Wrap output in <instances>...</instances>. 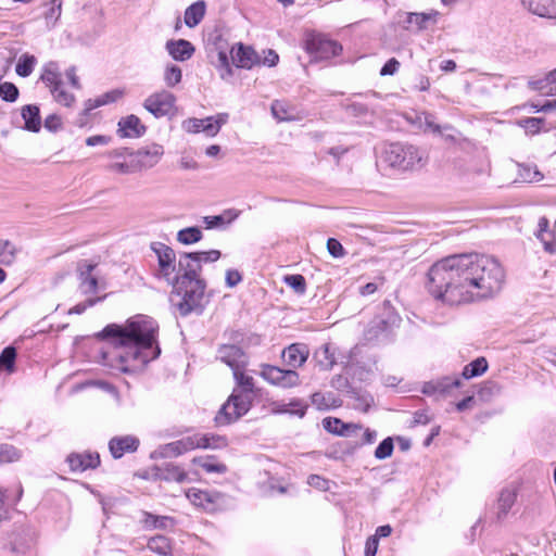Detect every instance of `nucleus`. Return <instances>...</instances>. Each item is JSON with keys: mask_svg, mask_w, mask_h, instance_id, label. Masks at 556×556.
<instances>
[{"mask_svg": "<svg viewBox=\"0 0 556 556\" xmlns=\"http://www.w3.org/2000/svg\"><path fill=\"white\" fill-rule=\"evenodd\" d=\"M427 289L450 305L495 296L505 285L506 273L495 257L486 254H454L435 262L428 270Z\"/></svg>", "mask_w": 556, "mask_h": 556, "instance_id": "nucleus-1", "label": "nucleus"}, {"mask_svg": "<svg viewBox=\"0 0 556 556\" xmlns=\"http://www.w3.org/2000/svg\"><path fill=\"white\" fill-rule=\"evenodd\" d=\"M157 329L156 321L147 315L132 316L124 326L108 325L99 333L103 339H111L101 351L102 364L123 372L143 368L161 353L155 344Z\"/></svg>", "mask_w": 556, "mask_h": 556, "instance_id": "nucleus-2", "label": "nucleus"}, {"mask_svg": "<svg viewBox=\"0 0 556 556\" xmlns=\"http://www.w3.org/2000/svg\"><path fill=\"white\" fill-rule=\"evenodd\" d=\"M381 160L388 166L401 170H417L428 161L427 153L418 147L408 143L393 142L384 146Z\"/></svg>", "mask_w": 556, "mask_h": 556, "instance_id": "nucleus-3", "label": "nucleus"}, {"mask_svg": "<svg viewBox=\"0 0 556 556\" xmlns=\"http://www.w3.org/2000/svg\"><path fill=\"white\" fill-rule=\"evenodd\" d=\"M205 287L204 280H191L184 285H176V293L181 295V301L176 306L181 315L203 312Z\"/></svg>", "mask_w": 556, "mask_h": 556, "instance_id": "nucleus-4", "label": "nucleus"}, {"mask_svg": "<svg viewBox=\"0 0 556 556\" xmlns=\"http://www.w3.org/2000/svg\"><path fill=\"white\" fill-rule=\"evenodd\" d=\"M303 48L314 61L329 60L342 52V46L338 41L316 31L305 33Z\"/></svg>", "mask_w": 556, "mask_h": 556, "instance_id": "nucleus-5", "label": "nucleus"}, {"mask_svg": "<svg viewBox=\"0 0 556 556\" xmlns=\"http://www.w3.org/2000/svg\"><path fill=\"white\" fill-rule=\"evenodd\" d=\"M40 80L49 88L55 102L67 108L74 104L75 96L63 88L62 75L56 62L50 61L42 66Z\"/></svg>", "mask_w": 556, "mask_h": 556, "instance_id": "nucleus-6", "label": "nucleus"}, {"mask_svg": "<svg viewBox=\"0 0 556 556\" xmlns=\"http://www.w3.org/2000/svg\"><path fill=\"white\" fill-rule=\"evenodd\" d=\"M185 497L198 508L207 513L227 509L231 506L230 497L219 492H208L198 488L184 490Z\"/></svg>", "mask_w": 556, "mask_h": 556, "instance_id": "nucleus-7", "label": "nucleus"}, {"mask_svg": "<svg viewBox=\"0 0 556 556\" xmlns=\"http://www.w3.org/2000/svg\"><path fill=\"white\" fill-rule=\"evenodd\" d=\"M227 113H218L205 118H189L182 122L181 127L185 131L191 134L204 132L207 137H215L220 128L228 122Z\"/></svg>", "mask_w": 556, "mask_h": 556, "instance_id": "nucleus-8", "label": "nucleus"}, {"mask_svg": "<svg viewBox=\"0 0 556 556\" xmlns=\"http://www.w3.org/2000/svg\"><path fill=\"white\" fill-rule=\"evenodd\" d=\"M260 376L273 386L280 388H293L300 384V376L293 369H282L278 366L262 364Z\"/></svg>", "mask_w": 556, "mask_h": 556, "instance_id": "nucleus-9", "label": "nucleus"}, {"mask_svg": "<svg viewBox=\"0 0 556 556\" xmlns=\"http://www.w3.org/2000/svg\"><path fill=\"white\" fill-rule=\"evenodd\" d=\"M232 372L238 386V388L232 391V400H239V404L237 405L241 412H249L254 397V379L245 375L242 369H236Z\"/></svg>", "mask_w": 556, "mask_h": 556, "instance_id": "nucleus-10", "label": "nucleus"}, {"mask_svg": "<svg viewBox=\"0 0 556 556\" xmlns=\"http://www.w3.org/2000/svg\"><path fill=\"white\" fill-rule=\"evenodd\" d=\"M174 456V443L160 445L151 453V458L155 460V477L162 480H172L174 477V466L172 458Z\"/></svg>", "mask_w": 556, "mask_h": 556, "instance_id": "nucleus-11", "label": "nucleus"}, {"mask_svg": "<svg viewBox=\"0 0 556 556\" xmlns=\"http://www.w3.org/2000/svg\"><path fill=\"white\" fill-rule=\"evenodd\" d=\"M143 106L156 118L172 116L174 111V96L168 91H160L149 96Z\"/></svg>", "mask_w": 556, "mask_h": 556, "instance_id": "nucleus-12", "label": "nucleus"}, {"mask_svg": "<svg viewBox=\"0 0 556 556\" xmlns=\"http://www.w3.org/2000/svg\"><path fill=\"white\" fill-rule=\"evenodd\" d=\"M151 249L156 254L159 262L156 277L159 279H163L164 281L167 282V285L174 287V277H172V273L174 271V266L172 265L173 250L162 242H153L151 244Z\"/></svg>", "mask_w": 556, "mask_h": 556, "instance_id": "nucleus-13", "label": "nucleus"}, {"mask_svg": "<svg viewBox=\"0 0 556 556\" xmlns=\"http://www.w3.org/2000/svg\"><path fill=\"white\" fill-rule=\"evenodd\" d=\"M399 316L393 313H388L387 316H376L368 325L365 331V338L368 341L379 340L381 337H387L388 332L396 326Z\"/></svg>", "mask_w": 556, "mask_h": 556, "instance_id": "nucleus-14", "label": "nucleus"}, {"mask_svg": "<svg viewBox=\"0 0 556 556\" xmlns=\"http://www.w3.org/2000/svg\"><path fill=\"white\" fill-rule=\"evenodd\" d=\"M230 54L232 64L238 68L251 70L255 65H261V56L257 52L241 42L231 48Z\"/></svg>", "mask_w": 556, "mask_h": 556, "instance_id": "nucleus-15", "label": "nucleus"}, {"mask_svg": "<svg viewBox=\"0 0 556 556\" xmlns=\"http://www.w3.org/2000/svg\"><path fill=\"white\" fill-rule=\"evenodd\" d=\"M199 253H185L180 256L179 267L182 270L180 277H176V285H184L193 280H202L199 276L202 266L198 257Z\"/></svg>", "mask_w": 556, "mask_h": 556, "instance_id": "nucleus-16", "label": "nucleus"}, {"mask_svg": "<svg viewBox=\"0 0 556 556\" xmlns=\"http://www.w3.org/2000/svg\"><path fill=\"white\" fill-rule=\"evenodd\" d=\"M139 445V439L132 434L113 437L109 441L110 453L115 459L122 458L126 453L136 452Z\"/></svg>", "mask_w": 556, "mask_h": 556, "instance_id": "nucleus-17", "label": "nucleus"}, {"mask_svg": "<svg viewBox=\"0 0 556 556\" xmlns=\"http://www.w3.org/2000/svg\"><path fill=\"white\" fill-rule=\"evenodd\" d=\"M110 157L112 159H122L123 161L113 162L108 166L110 172L118 173V174H131L138 170L139 164L132 153H128L127 149L114 150L110 152Z\"/></svg>", "mask_w": 556, "mask_h": 556, "instance_id": "nucleus-18", "label": "nucleus"}, {"mask_svg": "<svg viewBox=\"0 0 556 556\" xmlns=\"http://www.w3.org/2000/svg\"><path fill=\"white\" fill-rule=\"evenodd\" d=\"M217 358L228 365L232 371L242 369L247 364V357L241 348L233 344H224L218 349Z\"/></svg>", "mask_w": 556, "mask_h": 556, "instance_id": "nucleus-19", "label": "nucleus"}, {"mask_svg": "<svg viewBox=\"0 0 556 556\" xmlns=\"http://www.w3.org/2000/svg\"><path fill=\"white\" fill-rule=\"evenodd\" d=\"M437 13H402L399 15V23L403 25L405 29L408 30H424L428 27L429 23L435 22Z\"/></svg>", "mask_w": 556, "mask_h": 556, "instance_id": "nucleus-20", "label": "nucleus"}, {"mask_svg": "<svg viewBox=\"0 0 556 556\" xmlns=\"http://www.w3.org/2000/svg\"><path fill=\"white\" fill-rule=\"evenodd\" d=\"M239 400H232V394L228 397L226 403L222 405L219 410L217 412L214 421L215 425L220 426H228L231 422L238 420L240 417L245 415L248 412H241L238 407Z\"/></svg>", "mask_w": 556, "mask_h": 556, "instance_id": "nucleus-21", "label": "nucleus"}, {"mask_svg": "<svg viewBox=\"0 0 556 556\" xmlns=\"http://www.w3.org/2000/svg\"><path fill=\"white\" fill-rule=\"evenodd\" d=\"M66 462L73 472H83L97 468L100 465V456L98 453H72Z\"/></svg>", "mask_w": 556, "mask_h": 556, "instance_id": "nucleus-22", "label": "nucleus"}, {"mask_svg": "<svg viewBox=\"0 0 556 556\" xmlns=\"http://www.w3.org/2000/svg\"><path fill=\"white\" fill-rule=\"evenodd\" d=\"M117 132L122 138H139L144 135L146 126L136 115H128L118 122Z\"/></svg>", "mask_w": 556, "mask_h": 556, "instance_id": "nucleus-23", "label": "nucleus"}, {"mask_svg": "<svg viewBox=\"0 0 556 556\" xmlns=\"http://www.w3.org/2000/svg\"><path fill=\"white\" fill-rule=\"evenodd\" d=\"M325 430L341 437H354L362 430V426L357 424H346L336 417H327L323 420Z\"/></svg>", "mask_w": 556, "mask_h": 556, "instance_id": "nucleus-24", "label": "nucleus"}, {"mask_svg": "<svg viewBox=\"0 0 556 556\" xmlns=\"http://www.w3.org/2000/svg\"><path fill=\"white\" fill-rule=\"evenodd\" d=\"M460 384L462 381L458 377H443L435 381L426 382L422 387V393L427 395L444 394Z\"/></svg>", "mask_w": 556, "mask_h": 556, "instance_id": "nucleus-25", "label": "nucleus"}, {"mask_svg": "<svg viewBox=\"0 0 556 556\" xmlns=\"http://www.w3.org/2000/svg\"><path fill=\"white\" fill-rule=\"evenodd\" d=\"M163 153V147L153 143L139 149L134 155L137 160V163L139 164V167H152L159 162Z\"/></svg>", "mask_w": 556, "mask_h": 556, "instance_id": "nucleus-26", "label": "nucleus"}, {"mask_svg": "<svg viewBox=\"0 0 556 556\" xmlns=\"http://www.w3.org/2000/svg\"><path fill=\"white\" fill-rule=\"evenodd\" d=\"M522 3L532 14L556 18V0H522Z\"/></svg>", "mask_w": 556, "mask_h": 556, "instance_id": "nucleus-27", "label": "nucleus"}, {"mask_svg": "<svg viewBox=\"0 0 556 556\" xmlns=\"http://www.w3.org/2000/svg\"><path fill=\"white\" fill-rule=\"evenodd\" d=\"M286 364L290 367H301L308 357V350L306 345L301 343H293L286 348L282 352Z\"/></svg>", "mask_w": 556, "mask_h": 556, "instance_id": "nucleus-28", "label": "nucleus"}, {"mask_svg": "<svg viewBox=\"0 0 556 556\" xmlns=\"http://www.w3.org/2000/svg\"><path fill=\"white\" fill-rule=\"evenodd\" d=\"M24 119V128L31 132H38L41 129V116L39 106L36 104L24 105L21 110Z\"/></svg>", "mask_w": 556, "mask_h": 556, "instance_id": "nucleus-29", "label": "nucleus"}, {"mask_svg": "<svg viewBox=\"0 0 556 556\" xmlns=\"http://www.w3.org/2000/svg\"><path fill=\"white\" fill-rule=\"evenodd\" d=\"M412 123L424 132L441 134L443 129H451L450 126L441 127L437 124L434 115L428 112L417 113Z\"/></svg>", "mask_w": 556, "mask_h": 556, "instance_id": "nucleus-30", "label": "nucleus"}, {"mask_svg": "<svg viewBox=\"0 0 556 556\" xmlns=\"http://www.w3.org/2000/svg\"><path fill=\"white\" fill-rule=\"evenodd\" d=\"M307 406L300 400H292L288 403L285 401H275L270 404V410L274 414H291L299 417L305 415Z\"/></svg>", "mask_w": 556, "mask_h": 556, "instance_id": "nucleus-31", "label": "nucleus"}, {"mask_svg": "<svg viewBox=\"0 0 556 556\" xmlns=\"http://www.w3.org/2000/svg\"><path fill=\"white\" fill-rule=\"evenodd\" d=\"M532 90L547 96H556V68L547 73L542 79L529 81Z\"/></svg>", "mask_w": 556, "mask_h": 556, "instance_id": "nucleus-32", "label": "nucleus"}, {"mask_svg": "<svg viewBox=\"0 0 556 556\" xmlns=\"http://www.w3.org/2000/svg\"><path fill=\"white\" fill-rule=\"evenodd\" d=\"M206 4L203 0H199L189 5L185 11V24L192 28L201 23L205 15Z\"/></svg>", "mask_w": 556, "mask_h": 556, "instance_id": "nucleus-33", "label": "nucleus"}, {"mask_svg": "<svg viewBox=\"0 0 556 556\" xmlns=\"http://www.w3.org/2000/svg\"><path fill=\"white\" fill-rule=\"evenodd\" d=\"M548 219L541 217L538 223L536 238L543 243L544 250L549 254L556 253V242L553 240L554 235L548 231Z\"/></svg>", "mask_w": 556, "mask_h": 556, "instance_id": "nucleus-34", "label": "nucleus"}, {"mask_svg": "<svg viewBox=\"0 0 556 556\" xmlns=\"http://www.w3.org/2000/svg\"><path fill=\"white\" fill-rule=\"evenodd\" d=\"M192 464L199 466L207 473L223 475L227 472V466L224 463L217 462L215 456L193 458Z\"/></svg>", "mask_w": 556, "mask_h": 556, "instance_id": "nucleus-35", "label": "nucleus"}, {"mask_svg": "<svg viewBox=\"0 0 556 556\" xmlns=\"http://www.w3.org/2000/svg\"><path fill=\"white\" fill-rule=\"evenodd\" d=\"M317 365L323 370H330L336 364L334 353L331 351L330 344H323L314 353Z\"/></svg>", "mask_w": 556, "mask_h": 556, "instance_id": "nucleus-36", "label": "nucleus"}, {"mask_svg": "<svg viewBox=\"0 0 556 556\" xmlns=\"http://www.w3.org/2000/svg\"><path fill=\"white\" fill-rule=\"evenodd\" d=\"M148 547L160 556H172L173 546L170 540L164 535H155L148 541Z\"/></svg>", "mask_w": 556, "mask_h": 556, "instance_id": "nucleus-37", "label": "nucleus"}, {"mask_svg": "<svg viewBox=\"0 0 556 556\" xmlns=\"http://www.w3.org/2000/svg\"><path fill=\"white\" fill-rule=\"evenodd\" d=\"M16 350L13 346H7L0 354V372L13 374L15 371Z\"/></svg>", "mask_w": 556, "mask_h": 556, "instance_id": "nucleus-38", "label": "nucleus"}, {"mask_svg": "<svg viewBox=\"0 0 556 556\" xmlns=\"http://www.w3.org/2000/svg\"><path fill=\"white\" fill-rule=\"evenodd\" d=\"M96 265L92 264H84L80 266V276L88 275V278H83L81 289L84 293H93L98 288V279L92 276V270Z\"/></svg>", "mask_w": 556, "mask_h": 556, "instance_id": "nucleus-39", "label": "nucleus"}, {"mask_svg": "<svg viewBox=\"0 0 556 556\" xmlns=\"http://www.w3.org/2000/svg\"><path fill=\"white\" fill-rule=\"evenodd\" d=\"M36 64L37 59L35 55L23 53L16 63L15 72L21 77H28L33 73Z\"/></svg>", "mask_w": 556, "mask_h": 556, "instance_id": "nucleus-40", "label": "nucleus"}, {"mask_svg": "<svg viewBox=\"0 0 556 556\" xmlns=\"http://www.w3.org/2000/svg\"><path fill=\"white\" fill-rule=\"evenodd\" d=\"M203 237L202 230L199 227H187L180 229L176 235V240L185 245H190L199 242Z\"/></svg>", "mask_w": 556, "mask_h": 556, "instance_id": "nucleus-41", "label": "nucleus"}, {"mask_svg": "<svg viewBox=\"0 0 556 556\" xmlns=\"http://www.w3.org/2000/svg\"><path fill=\"white\" fill-rule=\"evenodd\" d=\"M236 217L237 214H231L230 211H227L222 215L204 216L203 224L206 229L220 228L230 224Z\"/></svg>", "mask_w": 556, "mask_h": 556, "instance_id": "nucleus-42", "label": "nucleus"}, {"mask_svg": "<svg viewBox=\"0 0 556 556\" xmlns=\"http://www.w3.org/2000/svg\"><path fill=\"white\" fill-rule=\"evenodd\" d=\"M195 448H202L200 433L184 437L176 440V455L192 451Z\"/></svg>", "mask_w": 556, "mask_h": 556, "instance_id": "nucleus-43", "label": "nucleus"}, {"mask_svg": "<svg viewBox=\"0 0 556 556\" xmlns=\"http://www.w3.org/2000/svg\"><path fill=\"white\" fill-rule=\"evenodd\" d=\"M516 501V492L511 489H504L497 500L498 517L505 516Z\"/></svg>", "mask_w": 556, "mask_h": 556, "instance_id": "nucleus-44", "label": "nucleus"}, {"mask_svg": "<svg viewBox=\"0 0 556 556\" xmlns=\"http://www.w3.org/2000/svg\"><path fill=\"white\" fill-rule=\"evenodd\" d=\"M488 369V362L484 357H478L463 369L462 376L465 379L481 376Z\"/></svg>", "mask_w": 556, "mask_h": 556, "instance_id": "nucleus-45", "label": "nucleus"}, {"mask_svg": "<svg viewBox=\"0 0 556 556\" xmlns=\"http://www.w3.org/2000/svg\"><path fill=\"white\" fill-rule=\"evenodd\" d=\"M22 458V452L15 446L7 443H0V465L18 462Z\"/></svg>", "mask_w": 556, "mask_h": 556, "instance_id": "nucleus-46", "label": "nucleus"}, {"mask_svg": "<svg viewBox=\"0 0 556 556\" xmlns=\"http://www.w3.org/2000/svg\"><path fill=\"white\" fill-rule=\"evenodd\" d=\"M202 448H223L228 444L227 438L214 433H200Z\"/></svg>", "mask_w": 556, "mask_h": 556, "instance_id": "nucleus-47", "label": "nucleus"}, {"mask_svg": "<svg viewBox=\"0 0 556 556\" xmlns=\"http://www.w3.org/2000/svg\"><path fill=\"white\" fill-rule=\"evenodd\" d=\"M194 53V47L185 39L176 40V61L189 60Z\"/></svg>", "mask_w": 556, "mask_h": 556, "instance_id": "nucleus-48", "label": "nucleus"}, {"mask_svg": "<svg viewBox=\"0 0 556 556\" xmlns=\"http://www.w3.org/2000/svg\"><path fill=\"white\" fill-rule=\"evenodd\" d=\"M519 176L525 182H539L543 179V174L535 166L529 165L520 166Z\"/></svg>", "mask_w": 556, "mask_h": 556, "instance_id": "nucleus-49", "label": "nucleus"}, {"mask_svg": "<svg viewBox=\"0 0 556 556\" xmlns=\"http://www.w3.org/2000/svg\"><path fill=\"white\" fill-rule=\"evenodd\" d=\"M18 88L9 81L0 83V98L5 102H15L18 98Z\"/></svg>", "mask_w": 556, "mask_h": 556, "instance_id": "nucleus-50", "label": "nucleus"}, {"mask_svg": "<svg viewBox=\"0 0 556 556\" xmlns=\"http://www.w3.org/2000/svg\"><path fill=\"white\" fill-rule=\"evenodd\" d=\"M271 113L279 122L290 121L293 118L292 114L289 112L288 105L279 100L271 103Z\"/></svg>", "mask_w": 556, "mask_h": 556, "instance_id": "nucleus-51", "label": "nucleus"}, {"mask_svg": "<svg viewBox=\"0 0 556 556\" xmlns=\"http://www.w3.org/2000/svg\"><path fill=\"white\" fill-rule=\"evenodd\" d=\"M544 123L543 118L539 117H526L521 118L517 122V124L526 130L527 134L535 135L540 131L542 124Z\"/></svg>", "mask_w": 556, "mask_h": 556, "instance_id": "nucleus-52", "label": "nucleus"}, {"mask_svg": "<svg viewBox=\"0 0 556 556\" xmlns=\"http://www.w3.org/2000/svg\"><path fill=\"white\" fill-rule=\"evenodd\" d=\"M217 70L220 73V77L223 79H226L230 76H232V67L230 65L227 52L225 50L218 51V62L216 64Z\"/></svg>", "mask_w": 556, "mask_h": 556, "instance_id": "nucleus-53", "label": "nucleus"}, {"mask_svg": "<svg viewBox=\"0 0 556 556\" xmlns=\"http://www.w3.org/2000/svg\"><path fill=\"white\" fill-rule=\"evenodd\" d=\"M394 444L392 438H386L382 440L375 451V457L377 459H386L393 453Z\"/></svg>", "mask_w": 556, "mask_h": 556, "instance_id": "nucleus-54", "label": "nucleus"}, {"mask_svg": "<svg viewBox=\"0 0 556 556\" xmlns=\"http://www.w3.org/2000/svg\"><path fill=\"white\" fill-rule=\"evenodd\" d=\"M172 519L168 517H159L152 514L146 513L143 515L142 523L146 528H164L166 521H170Z\"/></svg>", "mask_w": 556, "mask_h": 556, "instance_id": "nucleus-55", "label": "nucleus"}, {"mask_svg": "<svg viewBox=\"0 0 556 556\" xmlns=\"http://www.w3.org/2000/svg\"><path fill=\"white\" fill-rule=\"evenodd\" d=\"M285 282L294 289L298 293H304L306 290L305 278L302 275H289L285 277Z\"/></svg>", "mask_w": 556, "mask_h": 556, "instance_id": "nucleus-56", "label": "nucleus"}, {"mask_svg": "<svg viewBox=\"0 0 556 556\" xmlns=\"http://www.w3.org/2000/svg\"><path fill=\"white\" fill-rule=\"evenodd\" d=\"M327 250L329 254L336 258L343 257L346 253L341 242L334 238L327 240Z\"/></svg>", "mask_w": 556, "mask_h": 556, "instance_id": "nucleus-57", "label": "nucleus"}, {"mask_svg": "<svg viewBox=\"0 0 556 556\" xmlns=\"http://www.w3.org/2000/svg\"><path fill=\"white\" fill-rule=\"evenodd\" d=\"M307 483L319 491H328L330 482L329 480L323 478L321 476L311 475L307 478Z\"/></svg>", "mask_w": 556, "mask_h": 556, "instance_id": "nucleus-58", "label": "nucleus"}, {"mask_svg": "<svg viewBox=\"0 0 556 556\" xmlns=\"http://www.w3.org/2000/svg\"><path fill=\"white\" fill-rule=\"evenodd\" d=\"M122 96H123L122 90L114 89V90H111V91H108V92L101 94L98 98L100 100L101 105H106V104L116 102L117 100H119L122 98Z\"/></svg>", "mask_w": 556, "mask_h": 556, "instance_id": "nucleus-59", "label": "nucleus"}, {"mask_svg": "<svg viewBox=\"0 0 556 556\" xmlns=\"http://www.w3.org/2000/svg\"><path fill=\"white\" fill-rule=\"evenodd\" d=\"M264 58L261 59V64L262 65H266L268 67H273V66H276L279 62V55L278 53L273 50V49H268V50H264Z\"/></svg>", "mask_w": 556, "mask_h": 556, "instance_id": "nucleus-60", "label": "nucleus"}, {"mask_svg": "<svg viewBox=\"0 0 556 556\" xmlns=\"http://www.w3.org/2000/svg\"><path fill=\"white\" fill-rule=\"evenodd\" d=\"M103 298L88 299L85 302L78 303L70 309V314H83L88 307L93 306L98 302L102 301Z\"/></svg>", "mask_w": 556, "mask_h": 556, "instance_id": "nucleus-61", "label": "nucleus"}, {"mask_svg": "<svg viewBox=\"0 0 556 556\" xmlns=\"http://www.w3.org/2000/svg\"><path fill=\"white\" fill-rule=\"evenodd\" d=\"M62 126L61 117L56 114L48 115L45 119V127L49 131H58Z\"/></svg>", "mask_w": 556, "mask_h": 556, "instance_id": "nucleus-62", "label": "nucleus"}, {"mask_svg": "<svg viewBox=\"0 0 556 556\" xmlns=\"http://www.w3.org/2000/svg\"><path fill=\"white\" fill-rule=\"evenodd\" d=\"M399 67H400V62L395 58H392L381 67L380 75L381 76L394 75L399 71Z\"/></svg>", "mask_w": 556, "mask_h": 556, "instance_id": "nucleus-63", "label": "nucleus"}, {"mask_svg": "<svg viewBox=\"0 0 556 556\" xmlns=\"http://www.w3.org/2000/svg\"><path fill=\"white\" fill-rule=\"evenodd\" d=\"M242 280L241 274L236 269H228L226 271V285L229 288H233L239 285Z\"/></svg>", "mask_w": 556, "mask_h": 556, "instance_id": "nucleus-64", "label": "nucleus"}]
</instances>
